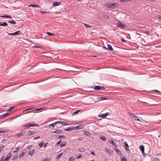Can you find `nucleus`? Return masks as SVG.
<instances>
[{
	"mask_svg": "<svg viewBox=\"0 0 161 161\" xmlns=\"http://www.w3.org/2000/svg\"><path fill=\"white\" fill-rule=\"evenodd\" d=\"M154 161H160V159L158 158H155L154 159Z\"/></svg>",
	"mask_w": 161,
	"mask_h": 161,
	"instance_id": "864d4df0",
	"label": "nucleus"
},
{
	"mask_svg": "<svg viewBox=\"0 0 161 161\" xmlns=\"http://www.w3.org/2000/svg\"><path fill=\"white\" fill-rule=\"evenodd\" d=\"M57 124V121L53 123L52 124H50L49 125H47L46 126H45V127L46 128H53Z\"/></svg>",
	"mask_w": 161,
	"mask_h": 161,
	"instance_id": "20e7f679",
	"label": "nucleus"
},
{
	"mask_svg": "<svg viewBox=\"0 0 161 161\" xmlns=\"http://www.w3.org/2000/svg\"><path fill=\"white\" fill-rule=\"evenodd\" d=\"M16 150L13 151V153H15L16 152H17L19 151V148L18 147H17L16 148Z\"/></svg>",
	"mask_w": 161,
	"mask_h": 161,
	"instance_id": "6e6d98bb",
	"label": "nucleus"
},
{
	"mask_svg": "<svg viewBox=\"0 0 161 161\" xmlns=\"http://www.w3.org/2000/svg\"><path fill=\"white\" fill-rule=\"evenodd\" d=\"M100 138L102 140L104 141H106V137L104 136H101L100 137Z\"/></svg>",
	"mask_w": 161,
	"mask_h": 161,
	"instance_id": "f704fd0d",
	"label": "nucleus"
},
{
	"mask_svg": "<svg viewBox=\"0 0 161 161\" xmlns=\"http://www.w3.org/2000/svg\"><path fill=\"white\" fill-rule=\"evenodd\" d=\"M0 17H2V18H12L11 16L10 15H3V16H0Z\"/></svg>",
	"mask_w": 161,
	"mask_h": 161,
	"instance_id": "4be33fe9",
	"label": "nucleus"
},
{
	"mask_svg": "<svg viewBox=\"0 0 161 161\" xmlns=\"http://www.w3.org/2000/svg\"><path fill=\"white\" fill-rule=\"evenodd\" d=\"M18 158V156L17 155H15L13 158V160H16Z\"/></svg>",
	"mask_w": 161,
	"mask_h": 161,
	"instance_id": "c03bdc74",
	"label": "nucleus"
},
{
	"mask_svg": "<svg viewBox=\"0 0 161 161\" xmlns=\"http://www.w3.org/2000/svg\"><path fill=\"white\" fill-rule=\"evenodd\" d=\"M8 24L7 23L4 22H3V23L1 24L0 22V26H7Z\"/></svg>",
	"mask_w": 161,
	"mask_h": 161,
	"instance_id": "7c9ffc66",
	"label": "nucleus"
},
{
	"mask_svg": "<svg viewBox=\"0 0 161 161\" xmlns=\"http://www.w3.org/2000/svg\"><path fill=\"white\" fill-rule=\"evenodd\" d=\"M75 130L74 126H72L71 127H68V128H67L64 129V130L66 131H70L72 130Z\"/></svg>",
	"mask_w": 161,
	"mask_h": 161,
	"instance_id": "9d476101",
	"label": "nucleus"
},
{
	"mask_svg": "<svg viewBox=\"0 0 161 161\" xmlns=\"http://www.w3.org/2000/svg\"><path fill=\"white\" fill-rule=\"evenodd\" d=\"M61 4V2H55L53 3V5L54 6H56L59 5Z\"/></svg>",
	"mask_w": 161,
	"mask_h": 161,
	"instance_id": "2eb2a0df",
	"label": "nucleus"
},
{
	"mask_svg": "<svg viewBox=\"0 0 161 161\" xmlns=\"http://www.w3.org/2000/svg\"><path fill=\"white\" fill-rule=\"evenodd\" d=\"M12 154L11 152H9L8 153V154L7 156V157L3 161H8L9 159L11 157Z\"/></svg>",
	"mask_w": 161,
	"mask_h": 161,
	"instance_id": "9b49d317",
	"label": "nucleus"
},
{
	"mask_svg": "<svg viewBox=\"0 0 161 161\" xmlns=\"http://www.w3.org/2000/svg\"><path fill=\"white\" fill-rule=\"evenodd\" d=\"M41 14H43L44 13H47V12L45 11H41Z\"/></svg>",
	"mask_w": 161,
	"mask_h": 161,
	"instance_id": "bf43d9fd",
	"label": "nucleus"
},
{
	"mask_svg": "<svg viewBox=\"0 0 161 161\" xmlns=\"http://www.w3.org/2000/svg\"><path fill=\"white\" fill-rule=\"evenodd\" d=\"M145 33L146 34H148L149 33V32L148 31H146L145 32Z\"/></svg>",
	"mask_w": 161,
	"mask_h": 161,
	"instance_id": "0e129e2a",
	"label": "nucleus"
},
{
	"mask_svg": "<svg viewBox=\"0 0 161 161\" xmlns=\"http://www.w3.org/2000/svg\"><path fill=\"white\" fill-rule=\"evenodd\" d=\"M47 142H46V143H45L44 145V147H47Z\"/></svg>",
	"mask_w": 161,
	"mask_h": 161,
	"instance_id": "69168bd1",
	"label": "nucleus"
},
{
	"mask_svg": "<svg viewBox=\"0 0 161 161\" xmlns=\"http://www.w3.org/2000/svg\"><path fill=\"white\" fill-rule=\"evenodd\" d=\"M80 111V110H77L75 112H73L72 114V116H74L75 115H76V114H77Z\"/></svg>",
	"mask_w": 161,
	"mask_h": 161,
	"instance_id": "2f4dec72",
	"label": "nucleus"
},
{
	"mask_svg": "<svg viewBox=\"0 0 161 161\" xmlns=\"http://www.w3.org/2000/svg\"><path fill=\"white\" fill-rule=\"evenodd\" d=\"M124 147L127 151H129V146L126 142H124Z\"/></svg>",
	"mask_w": 161,
	"mask_h": 161,
	"instance_id": "ddd939ff",
	"label": "nucleus"
},
{
	"mask_svg": "<svg viewBox=\"0 0 161 161\" xmlns=\"http://www.w3.org/2000/svg\"><path fill=\"white\" fill-rule=\"evenodd\" d=\"M109 142L110 143L112 144L114 146H115V147L117 146L116 143L114 142L113 141H112V140H110L109 141Z\"/></svg>",
	"mask_w": 161,
	"mask_h": 161,
	"instance_id": "bb28decb",
	"label": "nucleus"
},
{
	"mask_svg": "<svg viewBox=\"0 0 161 161\" xmlns=\"http://www.w3.org/2000/svg\"><path fill=\"white\" fill-rule=\"evenodd\" d=\"M121 40L123 42H126V41L125 40H124V39H123V38H122L121 39Z\"/></svg>",
	"mask_w": 161,
	"mask_h": 161,
	"instance_id": "e2e57ef3",
	"label": "nucleus"
},
{
	"mask_svg": "<svg viewBox=\"0 0 161 161\" xmlns=\"http://www.w3.org/2000/svg\"><path fill=\"white\" fill-rule=\"evenodd\" d=\"M104 5L108 8L112 9L116 7L115 4L114 3H106Z\"/></svg>",
	"mask_w": 161,
	"mask_h": 161,
	"instance_id": "f257e3e1",
	"label": "nucleus"
},
{
	"mask_svg": "<svg viewBox=\"0 0 161 161\" xmlns=\"http://www.w3.org/2000/svg\"><path fill=\"white\" fill-rule=\"evenodd\" d=\"M157 17L161 21V15H158L157 16Z\"/></svg>",
	"mask_w": 161,
	"mask_h": 161,
	"instance_id": "5fc2aeb1",
	"label": "nucleus"
},
{
	"mask_svg": "<svg viewBox=\"0 0 161 161\" xmlns=\"http://www.w3.org/2000/svg\"><path fill=\"white\" fill-rule=\"evenodd\" d=\"M128 114L130 116H131V118L135 120L141 121L138 118L137 116H136L134 114L129 112L128 113Z\"/></svg>",
	"mask_w": 161,
	"mask_h": 161,
	"instance_id": "7ed1b4c3",
	"label": "nucleus"
},
{
	"mask_svg": "<svg viewBox=\"0 0 161 161\" xmlns=\"http://www.w3.org/2000/svg\"><path fill=\"white\" fill-rule=\"evenodd\" d=\"M34 126H38V125L35 124L30 123L24 125L23 127H25V129H28L31 126L34 127Z\"/></svg>",
	"mask_w": 161,
	"mask_h": 161,
	"instance_id": "f03ea898",
	"label": "nucleus"
},
{
	"mask_svg": "<svg viewBox=\"0 0 161 161\" xmlns=\"http://www.w3.org/2000/svg\"><path fill=\"white\" fill-rule=\"evenodd\" d=\"M4 146H3L0 147V152L2 151V149L4 148Z\"/></svg>",
	"mask_w": 161,
	"mask_h": 161,
	"instance_id": "3c124183",
	"label": "nucleus"
},
{
	"mask_svg": "<svg viewBox=\"0 0 161 161\" xmlns=\"http://www.w3.org/2000/svg\"><path fill=\"white\" fill-rule=\"evenodd\" d=\"M63 153H60L59 155H58L56 158V160L58 159L60 157H61V156L63 155Z\"/></svg>",
	"mask_w": 161,
	"mask_h": 161,
	"instance_id": "72a5a7b5",
	"label": "nucleus"
},
{
	"mask_svg": "<svg viewBox=\"0 0 161 161\" xmlns=\"http://www.w3.org/2000/svg\"><path fill=\"white\" fill-rule=\"evenodd\" d=\"M25 154H24V152H22L20 155L19 156V158H22L25 155Z\"/></svg>",
	"mask_w": 161,
	"mask_h": 161,
	"instance_id": "ea45409f",
	"label": "nucleus"
},
{
	"mask_svg": "<svg viewBox=\"0 0 161 161\" xmlns=\"http://www.w3.org/2000/svg\"><path fill=\"white\" fill-rule=\"evenodd\" d=\"M142 153L143 154V155L144 156V157H145L146 156V154H145L144 152V153Z\"/></svg>",
	"mask_w": 161,
	"mask_h": 161,
	"instance_id": "338daca9",
	"label": "nucleus"
},
{
	"mask_svg": "<svg viewBox=\"0 0 161 161\" xmlns=\"http://www.w3.org/2000/svg\"><path fill=\"white\" fill-rule=\"evenodd\" d=\"M84 134L87 136H90V133L87 131H85L84 132Z\"/></svg>",
	"mask_w": 161,
	"mask_h": 161,
	"instance_id": "cd10ccee",
	"label": "nucleus"
},
{
	"mask_svg": "<svg viewBox=\"0 0 161 161\" xmlns=\"http://www.w3.org/2000/svg\"><path fill=\"white\" fill-rule=\"evenodd\" d=\"M84 25L85 26H86V27H87V28H91L92 27V26H91V25H88L86 24H84Z\"/></svg>",
	"mask_w": 161,
	"mask_h": 161,
	"instance_id": "a18cd8bd",
	"label": "nucleus"
},
{
	"mask_svg": "<svg viewBox=\"0 0 161 161\" xmlns=\"http://www.w3.org/2000/svg\"><path fill=\"white\" fill-rule=\"evenodd\" d=\"M46 34H47L48 36H54L55 35L54 34L51 33V32H47Z\"/></svg>",
	"mask_w": 161,
	"mask_h": 161,
	"instance_id": "79ce46f5",
	"label": "nucleus"
},
{
	"mask_svg": "<svg viewBox=\"0 0 161 161\" xmlns=\"http://www.w3.org/2000/svg\"><path fill=\"white\" fill-rule=\"evenodd\" d=\"M36 110V108H27V109H25V110L24 111H23V113L25 112L26 111H28V110Z\"/></svg>",
	"mask_w": 161,
	"mask_h": 161,
	"instance_id": "5701e85b",
	"label": "nucleus"
},
{
	"mask_svg": "<svg viewBox=\"0 0 161 161\" xmlns=\"http://www.w3.org/2000/svg\"><path fill=\"white\" fill-rule=\"evenodd\" d=\"M34 152H35L34 150H31L29 152V154L31 156H32L34 154Z\"/></svg>",
	"mask_w": 161,
	"mask_h": 161,
	"instance_id": "a878e982",
	"label": "nucleus"
},
{
	"mask_svg": "<svg viewBox=\"0 0 161 161\" xmlns=\"http://www.w3.org/2000/svg\"><path fill=\"white\" fill-rule=\"evenodd\" d=\"M44 143L43 142H41L40 143H39L38 144V145L40 147H42L43 145H44Z\"/></svg>",
	"mask_w": 161,
	"mask_h": 161,
	"instance_id": "a19ab883",
	"label": "nucleus"
},
{
	"mask_svg": "<svg viewBox=\"0 0 161 161\" xmlns=\"http://www.w3.org/2000/svg\"><path fill=\"white\" fill-rule=\"evenodd\" d=\"M9 114V113H6L5 114H4L1 116V118H4L6 117H7Z\"/></svg>",
	"mask_w": 161,
	"mask_h": 161,
	"instance_id": "b1692460",
	"label": "nucleus"
},
{
	"mask_svg": "<svg viewBox=\"0 0 161 161\" xmlns=\"http://www.w3.org/2000/svg\"><path fill=\"white\" fill-rule=\"evenodd\" d=\"M14 107H11L10 108L8 109L7 111H9L12 110V109H14Z\"/></svg>",
	"mask_w": 161,
	"mask_h": 161,
	"instance_id": "4d7b16f0",
	"label": "nucleus"
},
{
	"mask_svg": "<svg viewBox=\"0 0 161 161\" xmlns=\"http://www.w3.org/2000/svg\"><path fill=\"white\" fill-rule=\"evenodd\" d=\"M40 138V136H38L36 137H35L33 138V139L34 140H36V139H39Z\"/></svg>",
	"mask_w": 161,
	"mask_h": 161,
	"instance_id": "052dcab7",
	"label": "nucleus"
},
{
	"mask_svg": "<svg viewBox=\"0 0 161 161\" xmlns=\"http://www.w3.org/2000/svg\"><path fill=\"white\" fill-rule=\"evenodd\" d=\"M103 16L104 18H109L108 15L106 14H104Z\"/></svg>",
	"mask_w": 161,
	"mask_h": 161,
	"instance_id": "49530a36",
	"label": "nucleus"
},
{
	"mask_svg": "<svg viewBox=\"0 0 161 161\" xmlns=\"http://www.w3.org/2000/svg\"><path fill=\"white\" fill-rule=\"evenodd\" d=\"M30 7L32 6L33 7H39L38 5L34 4H31L29 5Z\"/></svg>",
	"mask_w": 161,
	"mask_h": 161,
	"instance_id": "58836bf2",
	"label": "nucleus"
},
{
	"mask_svg": "<svg viewBox=\"0 0 161 161\" xmlns=\"http://www.w3.org/2000/svg\"><path fill=\"white\" fill-rule=\"evenodd\" d=\"M25 134V133L24 132H21V133H20L19 134H18V135H17V137H20L21 136H22L23 135H24Z\"/></svg>",
	"mask_w": 161,
	"mask_h": 161,
	"instance_id": "e433bc0d",
	"label": "nucleus"
},
{
	"mask_svg": "<svg viewBox=\"0 0 161 161\" xmlns=\"http://www.w3.org/2000/svg\"><path fill=\"white\" fill-rule=\"evenodd\" d=\"M107 46L108 47L107 49H108L112 51H113V49L110 44H108Z\"/></svg>",
	"mask_w": 161,
	"mask_h": 161,
	"instance_id": "aec40b11",
	"label": "nucleus"
},
{
	"mask_svg": "<svg viewBox=\"0 0 161 161\" xmlns=\"http://www.w3.org/2000/svg\"><path fill=\"white\" fill-rule=\"evenodd\" d=\"M25 133H26L27 136H30L35 134V131L34 130H28L27 132H25Z\"/></svg>",
	"mask_w": 161,
	"mask_h": 161,
	"instance_id": "39448f33",
	"label": "nucleus"
},
{
	"mask_svg": "<svg viewBox=\"0 0 161 161\" xmlns=\"http://www.w3.org/2000/svg\"><path fill=\"white\" fill-rule=\"evenodd\" d=\"M66 142H65V141L63 142H62V143L60 144V147H63L65 146L66 145Z\"/></svg>",
	"mask_w": 161,
	"mask_h": 161,
	"instance_id": "6ab92c4d",
	"label": "nucleus"
},
{
	"mask_svg": "<svg viewBox=\"0 0 161 161\" xmlns=\"http://www.w3.org/2000/svg\"><path fill=\"white\" fill-rule=\"evenodd\" d=\"M6 139H3V140L2 141V142H4L6 141Z\"/></svg>",
	"mask_w": 161,
	"mask_h": 161,
	"instance_id": "774afa93",
	"label": "nucleus"
},
{
	"mask_svg": "<svg viewBox=\"0 0 161 161\" xmlns=\"http://www.w3.org/2000/svg\"><path fill=\"white\" fill-rule=\"evenodd\" d=\"M75 160V158L74 157H72L70 158L69 159V161H74Z\"/></svg>",
	"mask_w": 161,
	"mask_h": 161,
	"instance_id": "37998d69",
	"label": "nucleus"
},
{
	"mask_svg": "<svg viewBox=\"0 0 161 161\" xmlns=\"http://www.w3.org/2000/svg\"><path fill=\"white\" fill-rule=\"evenodd\" d=\"M97 99H100L101 100H105L107 99V98L104 97H98L97 98Z\"/></svg>",
	"mask_w": 161,
	"mask_h": 161,
	"instance_id": "4c0bfd02",
	"label": "nucleus"
},
{
	"mask_svg": "<svg viewBox=\"0 0 161 161\" xmlns=\"http://www.w3.org/2000/svg\"><path fill=\"white\" fill-rule=\"evenodd\" d=\"M79 151L80 152H83L85 151L83 147H80L79 149Z\"/></svg>",
	"mask_w": 161,
	"mask_h": 161,
	"instance_id": "473e14b6",
	"label": "nucleus"
},
{
	"mask_svg": "<svg viewBox=\"0 0 161 161\" xmlns=\"http://www.w3.org/2000/svg\"><path fill=\"white\" fill-rule=\"evenodd\" d=\"M121 158V161H127V159L125 158Z\"/></svg>",
	"mask_w": 161,
	"mask_h": 161,
	"instance_id": "603ef678",
	"label": "nucleus"
},
{
	"mask_svg": "<svg viewBox=\"0 0 161 161\" xmlns=\"http://www.w3.org/2000/svg\"><path fill=\"white\" fill-rule=\"evenodd\" d=\"M7 131V130L5 129L3 130V128H0V133L6 132Z\"/></svg>",
	"mask_w": 161,
	"mask_h": 161,
	"instance_id": "c85d7f7f",
	"label": "nucleus"
},
{
	"mask_svg": "<svg viewBox=\"0 0 161 161\" xmlns=\"http://www.w3.org/2000/svg\"><path fill=\"white\" fill-rule=\"evenodd\" d=\"M82 157V155L81 154H79V155L77 157V158H79Z\"/></svg>",
	"mask_w": 161,
	"mask_h": 161,
	"instance_id": "8fccbe9b",
	"label": "nucleus"
},
{
	"mask_svg": "<svg viewBox=\"0 0 161 161\" xmlns=\"http://www.w3.org/2000/svg\"><path fill=\"white\" fill-rule=\"evenodd\" d=\"M117 26L120 28H123L125 27L126 25L124 24L119 22Z\"/></svg>",
	"mask_w": 161,
	"mask_h": 161,
	"instance_id": "6e6552de",
	"label": "nucleus"
},
{
	"mask_svg": "<svg viewBox=\"0 0 161 161\" xmlns=\"http://www.w3.org/2000/svg\"><path fill=\"white\" fill-rule=\"evenodd\" d=\"M8 22L10 23V24H11L13 25H15L16 24V23L14 21V20H8V21H7Z\"/></svg>",
	"mask_w": 161,
	"mask_h": 161,
	"instance_id": "412c9836",
	"label": "nucleus"
},
{
	"mask_svg": "<svg viewBox=\"0 0 161 161\" xmlns=\"http://www.w3.org/2000/svg\"><path fill=\"white\" fill-rule=\"evenodd\" d=\"M65 137V136L64 135H62V136H58L56 137V138H64Z\"/></svg>",
	"mask_w": 161,
	"mask_h": 161,
	"instance_id": "c756f323",
	"label": "nucleus"
},
{
	"mask_svg": "<svg viewBox=\"0 0 161 161\" xmlns=\"http://www.w3.org/2000/svg\"><path fill=\"white\" fill-rule=\"evenodd\" d=\"M120 1L122 2H125L130 1L131 0H120Z\"/></svg>",
	"mask_w": 161,
	"mask_h": 161,
	"instance_id": "de8ad7c7",
	"label": "nucleus"
},
{
	"mask_svg": "<svg viewBox=\"0 0 161 161\" xmlns=\"http://www.w3.org/2000/svg\"><path fill=\"white\" fill-rule=\"evenodd\" d=\"M114 149L118 154H119V153L120 154H121V152L118 148L116 147Z\"/></svg>",
	"mask_w": 161,
	"mask_h": 161,
	"instance_id": "c9c22d12",
	"label": "nucleus"
},
{
	"mask_svg": "<svg viewBox=\"0 0 161 161\" xmlns=\"http://www.w3.org/2000/svg\"><path fill=\"white\" fill-rule=\"evenodd\" d=\"M21 33V31H18L15 32L13 33H8V34L10 35H16L19 34Z\"/></svg>",
	"mask_w": 161,
	"mask_h": 161,
	"instance_id": "1a4fd4ad",
	"label": "nucleus"
},
{
	"mask_svg": "<svg viewBox=\"0 0 161 161\" xmlns=\"http://www.w3.org/2000/svg\"><path fill=\"white\" fill-rule=\"evenodd\" d=\"M105 87L103 86H95L94 89L95 90H101L102 89L104 90Z\"/></svg>",
	"mask_w": 161,
	"mask_h": 161,
	"instance_id": "0eeeda50",
	"label": "nucleus"
},
{
	"mask_svg": "<svg viewBox=\"0 0 161 161\" xmlns=\"http://www.w3.org/2000/svg\"><path fill=\"white\" fill-rule=\"evenodd\" d=\"M57 124L60 123L63 126L67 125H68L67 123L61 121H57Z\"/></svg>",
	"mask_w": 161,
	"mask_h": 161,
	"instance_id": "4468645a",
	"label": "nucleus"
},
{
	"mask_svg": "<svg viewBox=\"0 0 161 161\" xmlns=\"http://www.w3.org/2000/svg\"><path fill=\"white\" fill-rule=\"evenodd\" d=\"M91 153L92 155L94 156H95V154L94 151L93 152L91 151Z\"/></svg>",
	"mask_w": 161,
	"mask_h": 161,
	"instance_id": "680f3d73",
	"label": "nucleus"
},
{
	"mask_svg": "<svg viewBox=\"0 0 161 161\" xmlns=\"http://www.w3.org/2000/svg\"><path fill=\"white\" fill-rule=\"evenodd\" d=\"M108 115V113H106L105 114H102L101 115H100L99 117H101L102 118H104L107 116Z\"/></svg>",
	"mask_w": 161,
	"mask_h": 161,
	"instance_id": "a211bd4d",
	"label": "nucleus"
},
{
	"mask_svg": "<svg viewBox=\"0 0 161 161\" xmlns=\"http://www.w3.org/2000/svg\"><path fill=\"white\" fill-rule=\"evenodd\" d=\"M61 142V140H60L58 141L57 142V143L56 144V145L57 146V145H59L60 143Z\"/></svg>",
	"mask_w": 161,
	"mask_h": 161,
	"instance_id": "09e8293b",
	"label": "nucleus"
},
{
	"mask_svg": "<svg viewBox=\"0 0 161 161\" xmlns=\"http://www.w3.org/2000/svg\"><path fill=\"white\" fill-rule=\"evenodd\" d=\"M84 126L82 125H80L79 126H75V129H80L83 128Z\"/></svg>",
	"mask_w": 161,
	"mask_h": 161,
	"instance_id": "dca6fc26",
	"label": "nucleus"
},
{
	"mask_svg": "<svg viewBox=\"0 0 161 161\" xmlns=\"http://www.w3.org/2000/svg\"><path fill=\"white\" fill-rule=\"evenodd\" d=\"M50 160V158L49 157H47V158L43 159L42 160V161H49Z\"/></svg>",
	"mask_w": 161,
	"mask_h": 161,
	"instance_id": "393cba45",
	"label": "nucleus"
},
{
	"mask_svg": "<svg viewBox=\"0 0 161 161\" xmlns=\"http://www.w3.org/2000/svg\"><path fill=\"white\" fill-rule=\"evenodd\" d=\"M63 130H56V131H52V133H57L58 134H59L62 133L63 132Z\"/></svg>",
	"mask_w": 161,
	"mask_h": 161,
	"instance_id": "f8f14e48",
	"label": "nucleus"
},
{
	"mask_svg": "<svg viewBox=\"0 0 161 161\" xmlns=\"http://www.w3.org/2000/svg\"><path fill=\"white\" fill-rule=\"evenodd\" d=\"M140 149L142 153H144V147L143 145L140 146Z\"/></svg>",
	"mask_w": 161,
	"mask_h": 161,
	"instance_id": "f3484780",
	"label": "nucleus"
},
{
	"mask_svg": "<svg viewBox=\"0 0 161 161\" xmlns=\"http://www.w3.org/2000/svg\"><path fill=\"white\" fill-rule=\"evenodd\" d=\"M32 148V146L31 145H30L28 147V149L30 150Z\"/></svg>",
	"mask_w": 161,
	"mask_h": 161,
	"instance_id": "13d9d810",
	"label": "nucleus"
},
{
	"mask_svg": "<svg viewBox=\"0 0 161 161\" xmlns=\"http://www.w3.org/2000/svg\"><path fill=\"white\" fill-rule=\"evenodd\" d=\"M105 151L107 153L110 155H111L113 154V152L112 150H110L108 148H105Z\"/></svg>",
	"mask_w": 161,
	"mask_h": 161,
	"instance_id": "423d86ee",
	"label": "nucleus"
}]
</instances>
